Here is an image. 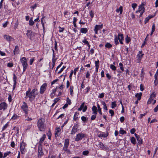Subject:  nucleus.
I'll list each match as a JSON object with an SVG mask.
<instances>
[{"instance_id":"nucleus-12","label":"nucleus","mask_w":158,"mask_h":158,"mask_svg":"<svg viewBox=\"0 0 158 158\" xmlns=\"http://www.w3.org/2000/svg\"><path fill=\"white\" fill-rule=\"evenodd\" d=\"M7 107V104L5 102H2L0 104V110H6Z\"/></svg>"},{"instance_id":"nucleus-11","label":"nucleus","mask_w":158,"mask_h":158,"mask_svg":"<svg viewBox=\"0 0 158 158\" xmlns=\"http://www.w3.org/2000/svg\"><path fill=\"white\" fill-rule=\"evenodd\" d=\"M102 27L103 25L102 24L101 25H96L94 29L95 34H98V31L101 29L102 28Z\"/></svg>"},{"instance_id":"nucleus-56","label":"nucleus","mask_w":158,"mask_h":158,"mask_svg":"<svg viewBox=\"0 0 158 158\" xmlns=\"http://www.w3.org/2000/svg\"><path fill=\"white\" fill-rule=\"evenodd\" d=\"M87 109V106H84L82 109V111L83 112H85L86 111Z\"/></svg>"},{"instance_id":"nucleus-44","label":"nucleus","mask_w":158,"mask_h":158,"mask_svg":"<svg viewBox=\"0 0 158 158\" xmlns=\"http://www.w3.org/2000/svg\"><path fill=\"white\" fill-rule=\"evenodd\" d=\"M154 99L151 98H150L149 99H148V102H147V104H149L151 103H152V102L153 100Z\"/></svg>"},{"instance_id":"nucleus-48","label":"nucleus","mask_w":158,"mask_h":158,"mask_svg":"<svg viewBox=\"0 0 158 158\" xmlns=\"http://www.w3.org/2000/svg\"><path fill=\"white\" fill-rule=\"evenodd\" d=\"M119 133L122 134H123L126 133V132L123 130L121 129L120 130Z\"/></svg>"},{"instance_id":"nucleus-17","label":"nucleus","mask_w":158,"mask_h":158,"mask_svg":"<svg viewBox=\"0 0 158 158\" xmlns=\"http://www.w3.org/2000/svg\"><path fill=\"white\" fill-rule=\"evenodd\" d=\"M98 146L100 149L101 150H107L108 148L104 146L103 143L101 142H100L98 144Z\"/></svg>"},{"instance_id":"nucleus-39","label":"nucleus","mask_w":158,"mask_h":158,"mask_svg":"<svg viewBox=\"0 0 158 158\" xmlns=\"http://www.w3.org/2000/svg\"><path fill=\"white\" fill-rule=\"evenodd\" d=\"M66 101L67 104L69 105H70L71 104V100L69 99L68 97H67L66 99Z\"/></svg>"},{"instance_id":"nucleus-63","label":"nucleus","mask_w":158,"mask_h":158,"mask_svg":"<svg viewBox=\"0 0 158 158\" xmlns=\"http://www.w3.org/2000/svg\"><path fill=\"white\" fill-rule=\"evenodd\" d=\"M104 97V94L103 93H102L99 96V98H102Z\"/></svg>"},{"instance_id":"nucleus-28","label":"nucleus","mask_w":158,"mask_h":158,"mask_svg":"<svg viewBox=\"0 0 158 158\" xmlns=\"http://www.w3.org/2000/svg\"><path fill=\"white\" fill-rule=\"evenodd\" d=\"M126 42L127 43H129L131 41V38L129 37H128L127 35L126 37L125 38Z\"/></svg>"},{"instance_id":"nucleus-62","label":"nucleus","mask_w":158,"mask_h":158,"mask_svg":"<svg viewBox=\"0 0 158 158\" xmlns=\"http://www.w3.org/2000/svg\"><path fill=\"white\" fill-rule=\"evenodd\" d=\"M81 119L83 121H85L86 120V118L85 116H82L81 117Z\"/></svg>"},{"instance_id":"nucleus-23","label":"nucleus","mask_w":158,"mask_h":158,"mask_svg":"<svg viewBox=\"0 0 158 158\" xmlns=\"http://www.w3.org/2000/svg\"><path fill=\"white\" fill-rule=\"evenodd\" d=\"M16 79H17V77L15 76V74H13V81H14V86L13 87L14 88L15 87L16 85Z\"/></svg>"},{"instance_id":"nucleus-35","label":"nucleus","mask_w":158,"mask_h":158,"mask_svg":"<svg viewBox=\"0 0 158 158\" xmlns=\"http://www.w3.org/2000/svg\"><path fill=\"white\" fill-rule=\"evenodd\" d=\"M29 25L31 26H32L34 23V22L32 20V18H31L30 19L29 21Z\"/></svg>"},{"instance_id":"nucleus-45","label":"nucleus","mask_w":158,"mask_h":158,"mask_svg":"<svg viewBox=\"0 0 158 158\" xmlns=\"http://www.w3.org/2000/svg\"><path fill=\"white\" fill-rule=\"evenodd\" d=\"M65 68V66H63V67L61 68L60 70L58 72V74L60 73L63 71V70Z\"/></svg>"},{"instance_id":"nucleus-33","label":"nucleus","mask_w":158,"mask_h":158,"mask_svg":"<svg viewBox=\"0 0 158 158\" xmlns=\"http://www.w3.org/2000/svg\"><path fill=\"white\" fill-rule=\"evenodd\" d=\"M47 135L48 136V139L50 140L52 136V133L50 130L48 131Z\"/></svg>"},{"instance_id":"nucleus-22","label":"nucleus","mask_w":158,"mask_h":158,"mask_svg":"<svg viewBox=\"0 0 158 158\" xmlns=\"http://www.w3.org/2000/svg\"><path fill=\"white\" fill-rule=\"evenodd\" d=\"M92 110L93 111V113L95 114H97V109L95 106H93L92 108Z\"/></svg>"},{"instance_id":"nucleus-20","label":"nucleus","mask_w":158,"mask_h":158,"mask_svg":"<svg viewBox=\"0 0 158 158\" xmlns=\"http://www.w3.org/2000/svg\"><path fill=\"white\" fill-rule=\"evenodd\" d=\"M123 7L122 6H120L119 8H117L116 10V11L117 13H118L120 12V14L121 15L123 11Z\"/></svg>"},{"instance_id":"nucleus-43","label":"nucleus","mask_w":158,"mask_h":158,"mask_svg":"<svg viewBox=\"0 0 158 158\" xmlns=\"http://www.w3.org/2000/svg\"><path fill=\"white\" fill-rule=\"evenodd\" d=\"M89 152L87 150H85L84 151L82 152V154L85 155L86 156L87 155L89 154Z\"/></svg>"},{"instance_id":"nucleus-25","label":"nucleus","mask_w":158,"mask_h":158,"mask_svg":"<svg viewBox=\"0 0 158 158\" xmlns=\"http://www.w3.org/2000/svg\"><path fill=\"white\" fill-rule=\"evenodd\" d=\"M88 30L86 28H82L81 29V32L82 33H86L87 32Z\"/></svg>"},{"instance_id":"nucleus-55","label":"nucleus","mask_w":158,"mask_h":158,"mask_svg":"<svg viewBox=\"0 0 158 158\" xmlns=\"http://www.w3.org/2000/svg\"><path fill=\"white\" fill-rule=\"evenodd\" d=\"M135 131V128H133L131 130L130 132L131 134H133Z\"/></svg>"},{"instance_id":"nucleus-24","label":"nucleus","mask_w":158,"mask_h":158,"mask_svg":"<svg viewBox=\"0 0 158 158\" xmlns=\"http://www.w3.org/2000/svg\"><path fill=\"white\" fill-rule=\"evenodd\" d=\"M46 137V136L45 134H44L43 135L42 137L40 139L39 141V143L40 144H41V143H42L44 141Z\"/></svg>"},{"instance_id":"nucleus-14","label":"nucleus","mask_w":158,"mask_h":158,"mask_svg":"<svg viewBox=\"0 0 158 158\" xmlns=\"http://www.w3.org/2000/svg\"><path fill=\"white\" fill-rule=\"evenodd\" d=\"M3 37L8 42H10L13 40V38L12 37L6 35H4Z\"/></svg>"},{"instance_id":"nucleus-15","label":"nucleus","mask_w":158,"mask_h":158,"mask_svg":"<svg viewBox=\"0 0 158 158\" xmlns=\"http://www.w3.org/2000/svg\"><path fill=\"white\" fill-rule=\"evenodd\" d=\"M143 54L142 53V51H139V54L137 55V60L138 63H139L142 58Z\"/></svg>"},{"instance_id":"nucleus-27","label":"nucleus","mask_w":158,"mask_h":158,"mask_svg":"<svg viewBox=\"0 0 158 158\" xmlns=\"http://www.w3.org/2000/svg\"><path fill=\"white\" fill-rule=\"evenodd\" d=\"M102 104L103 105V109L106 110H108L107 107L105 102L103 101L102 102Z\"/></svg>"},{"instance_id":"nucleus-36","label":"nucleus","mask_w":158,"mask_h":158,"mask_svg":"<svg viewBox=\"0 0 158 158\" xmlns=\"http://www.w3.org/2000/svg\"><path fill=\"white\" fill-rule=\"evenodd\" d=\"M70 94L73 96V86L70 87Z\"/></svg>"},{"instance_id":"nucleus-7","label":"nucleus","mask_w":158,"mask_h":158,"mask_svg":"<svg viewBox=\"0 0 158 158\" xmlns=\"http://www.w3.org/2000/svg\"><path fill=\"white\" fill-rule=\"evenodd\" d=\"M86 134L83 133H80L77 135L75 140L76 141H78L81 140L83 138L85 137Z\"/></svg>"},{"instance_id":"nucleus-47","label":"nucleus","mask_w":158,"mask_h":158,"mask_svg":"<svg viewBox=\"0 0 158 158\" xmlns=\"http://www.w3.org/2000/svg\"><path fill=\"white\" fill-rule=\"evenodd\" d=\"M137 6V4L136 3H133L132 4V7L133 8L134 10H135V8Z\"/></svg>"},{"instance_id":"nucleus-52","label":"nucleus","mask_w":158,"mask_h":158,"mask_svg":"<svg viewBox=\"0 0 158 158\" xmlns=\"http://www.w3.org/2000/svg\"><path fill=\"white\" fill-rule=\"evenodd\" d=\"M96 118V114H95L91 116V119L92 120H94Z\"/></svg>"},{"instance_id":"nucleus-59","label":"nucleus","mask_w":158,"mask_h":158,"mask_svg":"<svg viewBox=\"0 0 158 158\" xmlns=\"http://www.w3.org/2000/svg\"><path fill=\"white\" fill-rule=\"evenodd\" d=\"M124 120V118L123 116L121 117L120 118V121L122 122H123Z\"/></svg>"},{"instance_id":"nucleus-30","label":"nucleus","mask_w":158,"mask_h":158,"mask_svg":"<svg viewBox=\"0 0 158 158\" xmlns=\"http://www.w3.org/2000/svg\"><path fill=\"white\" fill-rule=\"evenodd\" d=\"M97 107L98 108V110L99 113L101 115L102 114L101 109V108L100 107V106L99 105L98 103H97Z\"/></svg>"},{"instance_id":"nucleus-3","label":"nucleus","mask_w":158,"mask_h":158,"mask_svg":"<svg viewBox=\"0 0 158 158\" xmlns=\"http://www.w3.org/2000/svg\"><path fill=\"white\" fill-rule=\"evenodd\" d=\"M119 40L120 43L122 44H123V41L124 40L123 35L122 34H118V36L116 35H115L114 42L116 45H117L119 43L118 40Z\"/></svg>"},{"instance_id":"nucleus-41","label":"nucleus","mask_w":158,"mask_h":158,"mask_svg":"<svg viewBox=\"0 0 158 158\" xmlns=\"http://www.w3.org/2000/svg\"><path fill=\"white\" fill-rule=\"evenodd\" d=\"M35 60L34 58L32 57L31 58L30 60V64L32 65L33 62Z\"/></svg>"},{"instance_id":"nucleus-4","label":"nucleus","mask_w":158,"mask_h":158,"mask_svg":"<svg viewBox=\"0 0 158 158\" xmlns=\"http://www.w3.org/2000/svg\"><path fill=\"white\" fill-rule=\"evenodd\" d=\"M27 146V144L25 143L22 141L20 144V151L22 154H24L26 151V147Z\"/></svg>"},{"instance_id":"nucleus-58","label":"nucleus","mask_w":158,"mask_h":158,"mask_svg":"<svg viewBox=\"0 0 158 158\" xmlns=\"http://www.w3.org/2000/svg\"><path fill=\"white\" fill-rule=\"evenodd\" d=\"M82 42L85 44H87L89 43L88 41L85 39L83 40Z\"/></svg>"},{"instance_id":"nucleus-46","label":"nucleus","mask_w":158,"mask_h":158,"mask_svg":"<svg viewBox=\"0 0 158 158\" xmlns=\"http://www.w3.org/2000/svg\"><path fill=\"white\" fill-rule=\"evenodd\" d=\"M7 66L9 67H12L13 66V64L12 63L10 62L7 64Z\"/></svg>"},{"instance_id":"nucleus-9","label":"nucleus","mask_w":158,"mask_h":158,"mask_svg":"<svg viewBox=\"0 0 158 158\" xmlns=\"http://www.w3.org/2000/svg\"><path fill=\"white\" fill-rule=\"evenodd\" d=\"M21 108L25 113L27 115L28 111L27 105V103L24 102L23 104L21 106Z\"/></svg>"},{"instance_id":"nucleus-8","label":"nucleus","mask_w":158,"mask_h":158,"mask_svg":"<svg viewBox=\"0 0 158 158\" xmlns=\"http://www.w3.org/2000/svg\"><path fill=\"white\" fill-rule=\"evenodd\" d=\"M69 144V140L68 139H65L64 140V143L63 148V150L65 151H66L68 152L69 151L68 149V148Z\"/></svg>"},{"instance_id":"nucleus-26","label":"nucleus","mask_w":158,"mask_h":158,"mask_svg":"<svg viewBox=\"0 0 158 158\" xmlns=\"http://www.w3.org/2000/svg\"><path fill=\"white\" fill-rule=\"evenodd\" d=\"M142 95V93H137L136 94L135 97L137 98L138 100H139L141 99V96Z\"/></svg>"},{"instance_id":"nucleus-50","label":"nucleus","mask_w":158,"mask_h":158,"mask_svg":"<svg viewBox=\"0 0 158 158\" xmlns=\"http://www.w3.org/2000/svg\"><path fill=\"white\" fill-rule=\"evenodd\" d=\"M109 113L110 114L111 116L112 117L113 116L114 114V112L113 110H109Z\"/></svg>"},{"instance_id":"nucleus-10","label":"nucleus","mask_w":158,"mask_h":158,"mask_svg":"<svg viewBox=\"0 0 158 158\" xmlns=\"http://www.w3.org/2000/svg\"><path fill=\"white\" fill-rule=\"evenodd\" d=\"M47 84L46 83H44L40 87V93L41 94H43L44 93L46 89Z\"/></svg>"},{"instance_id":"nucleus-19","label":"nucleus","mask_w":158,"mask_h":158,"mask_svg":"<svg viewBox=\"0 0 158 158\" xmlns=\"http://www.w3.org/2000/svg\"><path fill=\"white\" fill-rule=\"evenodd\" d=\"M19 53V48L17 46H15V49L14 51V55H17Z\"/></svg>"},{"instance_id":"nucleus-16","label":"nucleus","mask_w":158,"mask_h":158,"mask_svg":"<svg viewBox=\"0 0 158 158\" xmlns=\"http://www.w3.org/2000/svg\"><path fill=\"white\" fill-rule=\"evenodd\" d=\"M135 135L137 139L138 143L140 144H142L143 143V141L142 139H141L139 135H137V134L136 133L135 134Z\"/></svg>"},{"instance_id":"nucleus-64","label":"nucleus","mask_w":158,"mask_h":158,"mask_svg":"<svg viewBox=\"0 0 158 158\" xmlns=\"http://www.w3.org/2000/svg\"><path fill=\"white\" fill-rule=\"evenodd\" d=\"M158 110V105L156 106L154 109V111L156 112Z\"/></svg>"},{"instance_id":"nucleus-31","label":"nucleus","mask_w":158,"mask_h":158,"mask_svg":"<svg viewBox=\"0 0 158 158\" xmlns=\"http://www.w3.org/2000/svg\"><path fill=\"white\" fill-rule=\"evenodd\" d=\"M108 135L106 134H100L98 135V136L99 137H106Z\"/></svg>"},{"instance_id":"nucleus-29","label":"nucleus","mask_w":158,"mask_h":158,"mask_svg":"<svg viewBox=\"0 0 158 158\" xmlns=\"http://www.w3.org/2000/svg\"><path fill=\"white\" fill-rule=\"evenodd\" d=\"M131 143L134 144H135L136 143V140L134 137H132L131 139Z\"/></svg>"},{"instance_id":"nucleus-38","label":"nucleus","mask_w":158,"mask_h":158,"mask_svg":"<svg viewBox=\"0 0 158 158\" xmlns=\"http://www.w3.org/2000/svg\"><path fill=\"white\" fill-rule=\"evenodd\" d=\"M110 67L113 70H115L116 69V67L113 64H111Z\"/></svg>"},{"instance_id":"nucleus-54","label":"nucleus","mask_w":158,"mask_h":158,"mask_svg":"<svg viewBox=\"0 0 158 158\" xmlns=\"http://www.w3.org/2000/svg\"><path fill=\"white\" fill-rule=\"evenodd\" d=\"M18 21L17 20L16 22L15 23L14 25V27L15 29H16L17 28V27L18 26Z\"/></svg>"},{"instance_id":"nucleus-40","label":"nucleus","mask_w":158,"mask_h":158,"mask_svg":"<svg viewBox=\"0 0 158 158\" xmlns=\"http://www.w3.org/2000/svg\"><path fill=\"white\" fill-rule=\"evenodd\" d=\"M38 153L39 155H41L43 154V153L42 151V149L41 148H39Z\"/></svg>"},{"instance_id":"nucleus-60","label":"nucleus","mask_w":158,"mask_h":158,"mask_svg":"<svg viewBox=\"0 0 158 158\" xmlns=\"http://www.w3.org/2000/svg\"><path fill=\"white\" fill-rule=\"evenodd\" d=\"M59 31L60 32H62L64 30L63 28H62L60 27H59Z\"/></svg>"},{"instance_id":"nucleus-34","label":"nucleus","mask_w":158,"mask_h":158,"mask_svg":"<svg viewBox=\"0 0 158 158\" xmlns=\"http://www.w3.org/2000/svg\"><path fill=\"white\" fill-rule=\"evenodd\" d=\"M79 114L78 113H77V112H76L74 115V117H73V119L74 120L76 121L78 117H77L78 115Z\"/></svg>"},{"instance_id":"nucleus-61","label":"nucleus","mask_w":158,"mask_h":158,"mask_svg":"<svg viewBox=\"0 0 158 158\" xmlns=\"http://www.w3.org/2000/svg\"><path fill=\"white\" fill-rule=\"evenodd\" d=\"M140 90L141 91H143L144 89L143 86L142 84L140 85Z\"/></svg>"},{"instance_id":"nucleus-53","label":"nucleus","mask_w":158,"mask_h":158,"mask_svg":"<svg viewBox=\"0 0 158 158\" xmlns=\"http://www.w3.org/2000/svg\"><path fill=\"white\" fill-rule=\"evenodd\" d=\"M89 15L92 18L94 17V13L91 10L89 12Z\"/></svg>"},{"instance_id":"nucleus-49","label":"nucleus","mask_w":158,"mask_h":158,"mask_svg":"<svg viewBox=\"0 0 158 158\" xmlns=\"http://www.w3.org/2000/svg\"><path fill=\"white\" fill-rule=\"evenodd\" d=\"M95 67H99V60L96 61L95 62Z\"/></svg>"},{"instance_id":"nucleus-57","label":"nucleus","mask_w":158,"mask_h":158,"mask_svg":"<svg viewBox=\"0 0 158 158\" xmlns=\"http://www.w3.org/2000/svg\"><path fill=\"white\" fill-rule=\"evenodd\" d=\"M79 68L78 67L77 68H75L74 69V74L75 75H76V72L78 70V69Z\"/></svg>"},{"instance_id":"nucleus-5","label":"nucleus","mask_w":158,"mask_h":158,"mask_svg":"<svg viewBox=\"0 0 158 158\" xmlns=\"http://www.w3.org/2000/svg\"><path fill=\"white\" fill-rule=\"evenodd\" d=\"M20 61L23 67V71H25L28 66L27 60L25 57H23L21 59Z\"/></svg>"},{"instance_id":"nucleus-1","label":"nucleus","mask_w":158,"mask_h":158,"mask_svg":"<svg viewBox=\"0 0 158 158\" xmlns=\"http://www.w3.org/2000/svg\"><path fill=\"white\" fill-rule=\"evenodd\" d=\"M37 94V89H34L31 91V88H29L28 90L26 92L25 98H29V100L32 102L34 99Z\"/></svg>"},{"instance_id":"nucleus-21","label":"nucleus","mask_w":158,"mask_h":158,"mask_svg":"<svg viewBox=\"0 0 158 158\" xmlns=\"http://www.w3.org/2000/svg\"><path fill=\"white\" fill-rule=\"evenodd\" d=\"M33 33L31 31H27V33L26 34V35L30 39H31V35Z\"/></svg>"},{"instance_id":"nucleus-6","label":"nucleus","mask_w":158,"mask_h":158,"mask_svg":"<svg viewBox=\"0 0 158 158\" xmlns=\"http://www.w3.org/2000/svg\"><path fill=\"white\" fill-rule=\"evenodd\" d=\"M144 4L142 3L140 6H139L138 10L136 11V13H139V17H140L143 13L145 11V8L144 7Z\"/></svg>"},{"instance_id":"nucleus-42","label":"nucleus","mask_w":158,"mask_h":158,"mask_svg":"<svg viewBox=\"0 0 158 158\" xmlns=\"http://www.w3.org/2000/svg\"><path fill=\"white\" fill-rule=\"evenodd\" d=\"M11 153V152L10 151L8 152H7L5 153H4V156H3V158H5L9 154Z\"/></svg>"},{"instance_id":"nucleus-37","label":"nucleus","mask_w":158,"mask_h":158,"mask_svg":"<svg viewBox=\"0 0 158 158\" xmlns=\"http://www.w3.org/2000/svg\"><path fill=\"white\" fill-rule=\"evenodd\" d=\"M112 46V45L110 43H107L105 45V47L106 48H111Z\"/></svg>"},{"instance_id":"nucleus-2","label":"nucleus","mask_w":158,"mask_h":158,"mask_svg":"<svg viewBox=\"0 0 158 158\" xmlns=\"http://www.w3.org/2000/svg\"><path fill=\"white\" fill-rule=\"evenodd\" d=\"M44 120L43 118L39 120L37 123V126L39 129L41 131H44L45 126L44 124Z\"/></svg>"},{"instance_id":"nucleus-18","label":"nucleus","mask_w":158,"mask_h":158,"mask_svg":"<svg viewBox=\"0 0 158 158\" xmlns=\"http://www.w3.org/2000/svg\"><path fill=\"white\" fill-rule=\"evenodd\" d=\"M60 131V129L59 127L56 128L55 131V135L56 136V135H59Z\"/></svg>"},{"instance_id":"nucleus-13","label":"nucleus","mask_w":158,"mask_h":158,"mask_svg":"<svg viewBox=\"0 0 158 158\" xmlns=\"http://www.w3.org/2000/svg\"><path fill=\"white\" fill-rule=\"evenodd\" d=\"M78 126L77 125H74L72 128V130L71 131V135H74L78 131Z\"/></svg>"},{"instance_id":"nucleus-32","label":"nucleus","mask_w":158,"mask_h":158,"mask_svg":"<svg viewBox=\"0 0 158 158\" xmlns=\"http://www.w3.org/2000/svg\"><path fill=\"white\" fill-rule=\"evenodd\" d=\"M117 105L116 104L115 102H113L111 103V108L113 109L116 107Z\"/></svg>"},{"instance_id":"nucleus-51","label":"nucleus","mask_w":158,"mask_h":158,"mask_svg":"<svg viewBox=\"0 0 158 158\" xmlns=\"http://www.w3.org/2000/svg\"><path fill=\"white\" fill-rule=\"evenodd\" d=\"M156 97V94L154 93H152L151 95L150 98L154 99Z\"/></svg>"}]
</instances>
